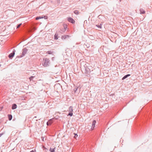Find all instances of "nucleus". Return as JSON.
<instances>
[{
    "mask_svg": "<svg viewBox=\"0 0 152 152\" xmlns=\"http://www.w3.org/2000/svg\"><path fill=\"white\" fill-rule=\"evenodd\" d=\"M44 62L43 63V65L44 66L46 67L48 66V63H49V60L48 59L45 58L44 60Z\"/></svg>",
    "mask_w": 152,
    "mask_h": 152,
    "instance_id": "f257e3e1",
    "label": "nucleus"
},
{
    "mask_svg": "<svg viewBox=\"0 0 152 152\" xmlns=\"http://www.w3.org/2000/svg\"><path fill=\"white\" fill-rule=\"evenodd\" d=\"M69 112L68 114V115L72 116L73 115L72 112L73 111V107L72 106H70L69 109Z\"/></svg>",
    "mask_w": 152,
    "mask_h": 152,
    "instance_id": "f03ea898",
    "label": "nucleus"
},
{
    "mask_svg": "<svg viewBox=\"0 0 152 152\" xmlns=\"http://www.w3.org/2000/svg\"><path fill=\"white\" fill-rule=\"evenodd\" d=\"M15 51H13L12 53H11L9 55V57L11 59L14 56L15 54Z\"/></svg>",
    "mask_w": 152,
    "mask_h": 152,
    "instance_id": "7ed1b4c3",
    "label": "nucleus"
},
{
    "mask_svg": "<svg viewBox=\"0 0 152 152\" xmlns=\"http://www.w3.org/2000/svg\"><path fill=\"white\" fill-rule=\"evenodd\" d=\"M96 123V121L94 120L92 122V127H91V130H93L94 129V127H95V125Z\"/></svg>",
    "mask_w": 152,
    "mask_h": 152,
    "instance_id": "20e7f679",
    "label": "nucleus"
},
{
    "mask_svg": "<svg viewBox=\"0 0 152 152\" xmlns=\"http://www.w3.org/2000/svg\"><path fill=\"white\" fill-rule=\"evenodd\" d=\"M28 51V49L26 48H24L23 50V51L22 52V55L23 56L25 55L26 53H27Z\"/></svg>",
    "mask_w": 152,
    "mask_h": 152,
    "instance_id": "39448f33",
    "label": "nucleus"
},
{
    "mask_svg": "<svg viewBox=\"0 0 152 152\" xmlns=\"http://www.w3.org/2000/svg\"><path fill=\"white\" fill-rule=\"evenodd\" d=\"M68 20L70 22L74 23L75 22V20L72 18H68Z\"/></svg>",
    "mask_w": 152,
    "mask_h": 152,
    "instance_id": "423d86ee",
    "label": "nucleus"
},
{
    "mask_svg": "<svg viewBox=\"0 0 152 152\" xmlns=\"http://www.w3.org/2000/svg\"><path fill=\"white\" fill-rule=\"evenodd\" d=\"M140 11L141 14H144L145 13V11L143 9H140Z\"/></svg>",
    "mask_w": 152,
    "mask_h": 152,
    "instance_id": "0eeeda50",
    "label": "nucleus"
},
{
    "mask_svg": "<svg viewBox=\"0 0 152 152\" xmlns=\"http://www.w3.org/2000/svg\"><path fill=\"white\" fill-rule=\"evenodd\" d=\"M17 107V105L15 104H13L12 106V109L13 110L15 109Z\"/></svg>",
    "mask_w": 152,
    "mask_h": 152,
    "instance_id": "6e6552de",
    "label": "nucleus"
},
{
    "mask_svg": "<svg viewBox=\"0 0 152 152\" xmlns=\"http://www.w3.org/2000/svg\"><path fill=\"white\" fill-rule=\"evenodd\" d=\"M69 37V36L68 35L62 36L61 37V39H65L66 38L68 37Z\"/></svg>",
    "mask_w": 152,
    "mask_h": 152,
    "instance_id": "1a4fd4ad",
    "label": "nucleus"
},
{
    "mask_svg": "<svg viewBox=\"0 0 152 152\" xmlns=\"http://www.w3.org/2000/svg\"><path fill=\"white\" fill-rule=\"evenodd\" d=\"M53 53V52L51 50L48 51L46 53L48 54H52Z\"/></svg>",
    "mask_w": 152,
    "mask_h": 152,
    "instance_id": "9d476101",
    "label": "nucleus"
},
{
    "mask_svg": "<svg viewBox=\"0 0 152 152\" xmlns=\"http://www.w3.org/2000/svg\"><path fill=\"white\" fill-rule=\"evenodd\" d=\"M130 74H128V75H125L124 76V77L122 78V79L123 80L126 79V78L130 76Z\"/></svg>",
    "mask_w": 152,
    "mask_h": 152,
    "instance_id": "9b49d317",
    "label": "nucleus"
},
{
    "mask_svg": "<svg viewBox=\"0 0 152 152\" xmlns=\"http://www.w3.org/2000/svg\"><path fill=\"white\" fill-rule=\"evenodd\" d=\"M58 35L57 34H55L54 36V39L56 40H57L58 39Z\"/></svg>",
    "mask_w": 152,
    "mask_h": 152,
    "instance_id": "f8f14e48",
    "label": "nucleus"
},
{
    "mask_svg": "<svg viewBox=\"0 0 152 152\" xmlns=\"http://www.w3.org/2000/svg\"><path fill=\"white\" fill-rule=\"evenodd\" d=\"M8 118L9 120H11L12 118V116L11 115H8Z\"/></svg>",
    "mask_w": 152,
    "mask_h": 152,
    "instance_id": "ddd939ff",
    "label": "nucleus"
},
{
    "mask_svg": "<svg viewBox=\"0 0 152 152\" xmlns=\"http://www.w3.org/2000/svg\"><path fill=\"white\" fill-rule=\"evenodd\" d=\"M55 148H50V151L51 152H54L55 151Z\"/></svg>",
    "mask_w": 152,
    "mask_h": 152,
    "instance_id": "4468645a",
    "label": "nucleus"
},
{
    "mask_svg": "<svg viewBox=\"0 0 152 152\" xmlns=\"http://www.w3.org/2000/svg\"><path fill=\"white\" fill-rule=\"evenodd\" d=\"M6 28V27L5 26H4L2 28L1 31L2 32H4Z\"/></svg>",
    "mask_w": 152,
    "mask_h": 152,
    "instance_id": "2eb2a0df",
    "label": "nucleus"
},
{
    "mask_svg": "<svg viewBox=\"0 0 152 152\" xmlns=\"http://www.w3.org/2000/svg\"><path fill=\"white\" fill-rule=\"evenodd\" d=\"M43 18V17H37L36 18V19L37 20L39 19H41V18Z\"/></svg>",
    "mask_w": 152,
    "mask_h": 152,
    "instance_id": "dca6fc26",
    "label": "nucleus"
},
{
    "mask_svg": "<svg viewBox=\"0 0 152 152\" xmlns=\"http://www.w3.org/2000/svg\"><path fill=\"white\" fill-rule=\"evenodd\" d=\"M74 13L76 14H78V11L77 10H75L74 12Z\"/></svg>",
    "mask_w": 152,
    "mask_h": 152,
    "instance_id": "f3484780",
    "label": "nucleus"
},
{
    "mask_svg": "<svg viewBox=\"0 0 152 152\" xmlns=\"http://www.w3.org/2000/svg\"><path fill=\"white\" fill-rule=\"evenodd\" d=\"M34 77V76H31V77L29 78V80L30 81L33 80V78Z\"/></svg>",
    "mask_w": 152,
    "mask_h": 152,
    "instance_id": "a211bd4d",
    "label": "nucleus"
},
{
    "mask_svg": "<svg viewBox=\"0 0 152 152\" xmlns=\"http://www.w3.org/2000/svg\"><path fill=\"white\" fill-rule=\"evenodd\" d=\"M21 24H22L21 23H20V24L18 25V26H17V28H19L20 26H21Z\"/></svg>",
    "mask_w": 152,
    "mask_h": 152,
    "instance_id": "6ab92c4d",
    "label": "nucleus"
},
{
    "mask_svg": "<svg viewBox=\"0 0 152 152\" xmlns=\"http://www.w3.org/2000/svg\"><path fill=\"white\" fill-rule=\"evenodd\" d=\"M74 134L75 135V136L74 137L75 138H76V137L77 136V134L74 133Z\"/></svg>",
    "mask_w": 152,
    "mask_h": 152,
    "instance_id": "aec40b11",
    "label": "nucleus"
},
{
    "mask_svg": "<svg viewBox=\"0 0 152 152\" xmlns=\"http://www.w3.org/2000/svg\"><path fill=\"white\" fill-rule=\"evenodd\" d=\"M1 42H2L1 44L2 45H4V41L3 40H1Z\"/></svg>",
    "mask_w": 152,
    "mask_h": 152,
    "instance_id": "412c9836",
    "label": "nucleus"
},
{
    "mask_svg": "<svg viewBox=\"0 0 152 152\" xmlns=\"http://www.w3.org/2000/svg\"><path fill=\"white\" fill-rule=\"evenodd\" d=\"M47 124L48 125H50V123L49 122H47Z\"/></svg>",
    "mask_w": 152,
    "mask_h": 152,
    "instance_id": "4be33fe9",
    "label": "nucleus"
},
{
    "mask_svg": "<svg viewBox=\"0 0 152 152\" xmlns=\"http://www.w3.org/2000/svg\"><path fill=\"white\" fill-rule=\"evenodd\" d=\"M96 26H98V27L100 28H101V26H98L96 25Z\"/></svg>",
    "mask_w": 152,
    "mask_h": 152,
    "instance_id": "5701e85b",
    "label": "nucleus"
},
{
    "mask_svg": "<svg viewBox=\"0 0 152 152\" xmlns=\"http://www.w3.org/2000/svg\"><path fill=\"white\" fill-rule=\"evenodd\" d=\"M30 152H35L33 150H32Z\"/></svg>",
    "mask_w": 152,
    "mask_h": 152,
    "instance_id": "b1692460",
    "label": "nucleus"
},
{
    "mask_svg": "<svg viewBox=\"0 0 152 152\" xmlns=\"http://www.w3.org/2000/svg\"><path fill=\"white\" fill-rule=\"evenodd\" d=\"M42 140H43V141H44V139H42Z\"/></svg>",
    "mask_w": 152,
    "mask_h": 152,
    "instance_id": "393cba45",
    "label": "nucleus"
},
{
    "mask_svg": "<svg viewBox=\"0 0 152 152\" xmlns=\"http://www.w3.org/2000/svg\"><path fill=\"white\" fill-rule=\"evenodd\" d=\"M52 42H51V44H52Z\"/></svg>",
    "mask_w": 152,
    "mask_h": 152,
    "instance_id": "a878e982",
    "label": "nucleus"
},
{
    "mask_svg": "<svg viewBox=\"0 0 152 152\" xmlns=\"http://www.w3.org/2000/svg\"><path fill=\"white\" fill-rule=\"evenodd\" d=\"M120 1H121V0H120Z\"/></svg>",
    "mask_w": 152,
    "mask_h": 152,
    "instance_id": "bb28decb",
    "label": "nucleus"
}]
</instances>
